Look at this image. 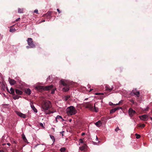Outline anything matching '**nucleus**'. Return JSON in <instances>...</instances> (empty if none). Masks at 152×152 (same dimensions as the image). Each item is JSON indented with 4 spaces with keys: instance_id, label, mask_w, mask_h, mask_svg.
Instances as JSON below:
<instances>
[{
    "instance_id": "obj_48",
    "label": "nucleus",
    "mask_w": 152,
    "mask_h": 152,
    "mask_svg": "<svg viewBox=\"0 0 152 152\" xmlns=\"http://www.w3.org/2000/svg\"><path fill=\"white\" fill-rule=\"evenodd\" d=\"M96 141H97V140H98V138H97V136H96Z\"/></svg>"
},
{
    "instance_id": "obj_45",
    "label": "nucleus",
    "mask_w": 152,
    "mask_h": 152,
    "mask_svg": "<svg viewBox=\"0 0 152 152\" xmlns=\"http://www.w3.org/2000/svg\"><path fill=\"white\" fill-rule=\"evenodd\" d=\"M7 145H8V146H10L11 145V144L10 143H8L7 144Z\"/></svg>"
},
{
    "instance_id": "obj_46",
    "label": "nucleus",
    "mask_w": 152,
    "mask_h": 152,
    "mask_svg": "<svg viewBox=\"0 0 152 152\" xmlns=\"http://www.w3.org/2000/svg\"><path fill=\"white\" fill-rule=\"evenodd\" d=\"M26 48H27V49H28L29 48H30V46H27L26 47Z\"/></svg>"
},
{
    "instance_id": "obj_1",
    "label": "nucleus",
    "mask_w": 152,
    "mask_h": 152,
    "mask_svg": "<svg viewBox=\"0 0 152 152\" xmlns=\"http://www.w3.org/2000/svg\"><path fill=\"white\" fill-rule=\"evenodd\" d=\"M52 107V105L51 102L48 100L44 101L41 104L42 110L46 114H50L53 113V112L48 110L51 108Z\"/></svg>"
},
{
    "instance_id": "obj_31",
    "label": "nucleus",
    "mask_w": 152,
    "mask_h": 152,
    "mask_svg": "<svg viewBox=\"0 0 152 152\" xmlns=\"http://www.w3.org/2000/svg\"><path fill=\"white\" fill-rule=\"evenodd\" d=\"M123 102V101L121 100L118 103L115 104V105H119V104H121V103H122Z\"/></svg>"
},
{
    "instance_id": "obj_19",
    "label": "nucleus",
    "mask_w": 152,
    "mask_h": 152,
    "mask_svg": "<svg viewBox=\"0 0 152 152\" xmlns=\"http://www.w3.org/2000/svg\"><path fill=\"white\" fill-rule=\"evenodd\" d=\"M50 138L53 141V143H54L55 141V138L54 136L53 135H50Z\"/></svg>"
},
{
    "instance_id": "obj_9",
    "label": "nucleus",
    "mask_w": 152,
    "mask_h": 152,
    "mask_svg": "<svg viewBox=\"0 0 152 152\" xmlns=\"http://www.w3.org/2000/svg\"><path fill=\"white\" fill-rule=\"evenodd\" d=\"M139 117L141 120L143 121H147L148 119V116L145 115L140 116Z\"/></svg>"
},
{
    "instance_id": "obj_13",
    "label": "nucleus",
    "mask_w": 152,
    "mask_h": 152,
    "mask_svg": "<svg viewBox=\"0 0 152 152\" xmlns=\"http://www.w3.org/2000/svg\"><path fill=\"white\" fill-rule=\"evenodd\" d=\"M56 119H58V121H64V119L60 115H58L56 116Z\"/></svg>"
},
{
    "instance_id": "obj_3",
    "label": "nucleus",
    "mask_w": 152,
    "mask_h": 152,
    "mask_svg": "<svg viewBox=\"0 0 152 152\" xmlns=\"http://www.w3.org/2000/svg\"><path fill=\"white\" fill-rule=\"evenodd\" d=\"M53 86L52 85L45 86H36L35 87V88L36 89L39 90H49L52 88Z\"/></svg>"
},
{
    "instance_id": "obj_22",
    "label": "nucleus",
    "mask_w": 152,
    "mask_h": 152,
    "mask_svg": "<svg viewBox=\"0 0 152 152\" xmlns=\"http://www.w3.org/2000/svg\"><path fill=\"white\" fill-rule=\"evenodd\" d=\"M136 91H136V89H133L131 93V94L132 95H134V94L136 92Z\"/></svg>"
},
{
    "instance_id": "obj_2",
    "label": "nucleus",
    "mask_w": 152,
    "mask_h": 152,
    "mask_svg": "<svg viewBox=\"0 0 152 152\" xmlns=\"http://www.w3.org/2000/svg\"><path fill=\"white\" fill-rule=\"evenodd\" d=\"M66 113L67 115L71 116L75 115L77 113V111L73 106H70L66 109Z\"/></svg>"
},
{
    "instance_id": "obj_52",
    "label": "nucleus",
    "mask_w": 152,
    "mask_h": 152,
    "mask_svg": "<svg viewBox=\"0 0 152 152\" xmlns=\"http://www.w3.org/2000/svg\"><path fill=\"white\" fill-rule=\"evenodd\" d=\"M44 21H45V20H43L42 22H44Z\"/></svg>"
},
{
    "instance_id": "obj_39",
    "label": "nucleus",
    "mask_w": 152,
    "mask_h": 152,
    "mask_svg": "<svg viewBox=\"0 0 152 152\" xmlns=\"http://www.w3.org/2000/svg\"><path fill=\"white\" fill-rule=\"evenodd\" d=\"M130 102L132 103L133 104H134V101L133 100V99H131V100H130Z\"/></svg>"
},
{
    "instance_id": "obj_29",
    "label": "nucleus",
    "mask_w": 152,
    "mask_h": 152,
    "mask_svg": "<svg viewBox=\"0 0 152 152\" xmlns=\"http://www.w3.org/2000/svg\"><path fill=\"white\" fill-rule=\"evenodd\" d=\"M16 30L15 28H11L10 30V31L11 32H13Z\"/></svg>"
},
{
    "instance_id": "obj_5",
    "label": "nucleus",
    "mask_w": 152,
    "mask_h": 152,
    "mask_svg": "<svg viewBox=\"0 0 152 152\" xmlns=\"http://www.w3.org/2000/svg\"><path fill=\"white\" fill-rule=\"evenodd\" d=\"M86 108L89 109L90 110L94 111L96 112L98 111V109L96 108L95 106H94V108H93V106L91 104H88L86 106Z\"/></svg>"
},
{
    "instance_id": "obj_37",
    "label": "nucleus",
    "mask_w": 152,
    "mask_h": 152,
    "mask_svg": "<svg viewBox=\"0 0 152 152\" xmlns=\"http://www.w3.org/2000/svg\"><path fill=\"white\" fill-rule=\"evenodd\" d=\"M119 130V129L118 127H117L115 129V131L116 132H117Z\"/></svg>"
},
{
    "instance_id": "obj_32",
    "label": "nucleus",
    "mask_w": 152,
    "mask_h": 152,
    "mask_svg": "<svg viewBox=\"0 0 152 152\" xmlns=\"http://www.w3.org/2000/svg\"><path fill=\"white\" fill-rule=\"evenodd\" d=\"M79 142L80 143H83V139H80L79 140Z\"/></svg>"
},
{
    "instance_id": "obj_12",
    "label": "nucleus",
    "mask_w": 152,
    "mask_h": 152,
    "mask_svg": "<svg viewBox=\"0 0 152 152\" xmlns=\"http://www.w3.org/2000/svg\"><path fill=\"white\" fill-rule=\"evenodd\" d=\"M105 90L106 91H110L113 89V87H110L109 86L106 85L105 87Z\"/></svg>"
},
{
    "instance_id": "obj_10",
    "label": "nucleus",
    "mask_w": 152,
    "mask_h": 152,
    "mask_svg": "<svg viewBox=\"0 0 152 152\" xmlns=\"http://www.w3.org/2000/svg\"><path fill=\"white\" fill-rule=\"evenodd\" d=\"M121 109V107H115V108H114V109L111 110L110 111V113H114L118 109Z\"/></svg>"
},
{
    "instance_id": "obj_51",
    "label": "nucleus",
    "mask_w": 152,
    "mask_h": 152,
    "mask_svg": "<svg viewBox=\"0 0 152 152\" xmlns=\"http://www.w3.org/2000/svg\"><path fill=\"white\" fill-rule=\"evenodd\" d=\"M71 121V120H69V121Z\"/></svg>"
},
{
    "instance_id": "obj_11",
    "label": "nucleus",
    "mask_w": 152,
    "mask_h": 152,
    "mask_svg": "<svg viewBox=\"0 0 152 152\" xmlns=\"http://www.w3.org/2000/svg\"><path fill=\"white\" fill-rule=\"evenodd\" d=\"M8 80L10 84L11 85H14L16 83V81L14 80L9 78Z\"/></svg>"
},
{
    "instance_id": "obj_35",
    "label": "nucleus",
    "mask_w": 152,
    "mask_h": 152,
    "mask_svg": "<svg viewBox=\"0 0 152 152\" xmlns=\"http://www.w3.org/2000/svg\"><path fill=\"white\" fill-rule=\"evenodd\" d=\"M34 12L36 13L37 14H38V10L37 9H36L34 11Z\"/></svg>"
},
{
    "instance_id": "obj_21",
    "label": "nucleus",
    "mask_w": 152,
    "mask_h": 152,
    "mask_svg": "<svg viewBox=\"0 0 152 152\" xmlns=\"http://www.w3.org/2000/svg\"><path fill=\"white\" fill-rule=\"evenodd\" d=\"M10 93L13 94H14V91L13 89L12 88H11L10 90V91H9Z\"/></svg>"
},
{
    "instance_id": "obj_33",
    "label": "nucleus",
    "mask_w": 152,
    "mask_h": 152,
    "mask_svg": "<svg viewBox=\"0 0 152 152\" xmlns=\"http://www.w3.org/2000/svg\"><path fill=\"white\" fill-rule=\"evenodd\" d=\"M145 126V125L144 124H142L141 125H140L139 126L140 127L143 128Z\"/></svg>"
},
{
    "instance_id": "obj_16",
    "label": "nucleus",
    "mask_w": 152,
    "mask_h": 152,
    "mask_svg": "<svg viewBox=\"0 0 152 152\" xmlns=\"http://www.w3.org/2000/svg\"><path fill=\"white\" fill-rule=\"evenodd\" d=\"M102 123L100 121H99L95 123V124L98 127H100L102 125Z\"/></svg>"
},
{
    "instance_id": "obj_49",
    "label": "nucleus",
    "mask_w": 152,
    "mask_h": 152,
    "mask_svg": "<svg viewBox=\"0 0 152 152\" xmlns=\"http://www.w3.org/2000/svg\"><path fill=\"white\" fill-rule=\"evenodd\" d=\"M88 88L90 87V85H88Z\"/></svg>"
},
{
    "instance_id": "obj_28",
    "label": "nucleus",
    "mask_w": 152,
    "mask_h": 152,
    "mask_svg": "<svg viewBox=\"0 0 152 152\" xmlns=\"http://www.w3.org/2000/svg\"><path fill=\"white\" fill-rule=\"evenodd\" d=\"M135 136H136V138H137V139H139V138L140 137V135L139 134H135Z\"/></svg>"
},
{
    "instance_id": "obj_43",
    "label": "nucleus",
    "mask_w": 152,
    "mask_h": 152,
    "mask_svg": "<svg viewBox=\"0 0 152 152\" xmlns=\"http://www.w3.org/2000/svg\"><path fill=\"white\" fill-rule=\"evenodd\" d=\"M85 133H84V132H83V133H82V134H81V135H82V136H83V135H85Z\"/></svg>"
},
{
    "instance_id": "obj_44",
    "label": "nucleus",
    "mask_w": 152,
    "mask_h": 152,
    "mask_svg": "<svg viewBox=\"0 0 152 152\" xmlns=\"http://www.w3.org/2000/svg\"><path fill=\"white\" fill-rule=\"evenodd\" d=\"M64 132L63 131L60 132V133L62 134V136H63V133Z\"/></svg>"
},
{
    "instance_id": "obj_15",
    "label": "nucleus",
    "mask_w": 152,
    "mask_h": 152,
    "mask_svg": "<svg viewBox=\"0 0 152 152\" xmlns=\"http://www.w3.org/2000/svg\"><path fill=\"white\" fill-rule=\"evenodd\" d=\"M31 107L34 112L36 113L37 112V109L35 108L33 104H31Z\"/></svg>"
},
{
    "instance_id": "obj_47",
    "label": "nucleus",
    "mask_w": 152,
    "mask_h": 152,
    "mask_svg": "<svg viewBox=\"0 0 152 152\" xmlns=\"http://www.w3.org/2000/svg\"><path fill=\"white\" fill-rule=\"evenodd\" d=\"M40 125H41V126H43V124H42V123H41L40 124Z\"/></svg>"
},
{
    "instance_id": "obj_4",
    "label": "nucleus",
    "mask_w": 152,
    "mask_h": 152,
    "mask_svg": "<svg viewBox=\"0 0 152 152\" xmlns=\"http://www.w3.org/2000/svg\"><path fill=\"white\" fill-rule=\"evenodd\" d=\"M60 83H61L65 87L63 88V91H67L69 89V86L66 84V81L64 80H61L60 81Z\"/></svg>"
},
{
    "instance_id": "obj_24",
    "label": "nucleus",
    "mask_w": 152,
    "mask_h": 152,
    "mask_svg": "<svg viewBox=\"0 0 152 152\" xmlns=\"http://www.w3.org/2000/svg\"><path fill=\"white\" fill-rule=\"evenodd\" d=\"M20 97H21V96L18 95H16L13 97V99L15 100H16L18 99Z\"/></svg>"
},
{
    "instance_id": "obj_36",
    "label": "nucleus",
    "mask_w": 152,
    "mask_h": 152,
    "mask_svg": "<svg viewBox=\"0 0 152 152\" xmlns=\"http://www.w3.org/2000/svg\"><path fill=\"white\" fill-rule=\"evenodd\" d=\"M56 89H53L51 91V93L52 94H54L55 93V91Z\"/></svg>"
},
{
    "instance_id": "obj_27",
    "label": "nucleus",
    "mask_w": 152,
    "mask_h": 152,
    "mask_svg": "<svg viewBox=\"0 0 152 152\" xmlns=\"http://www.w3.org/2000/svg\"><path fill=\"white\" fill-rule=\"evenodd\" d=\"M51 15V12H48L44 16H50Z\"/></svg>"
},
{
    "instance_id": "obj_34",
    "label": "nucleus",
    "mask_w": 152,
    "mask_h": 152,
    "mask_svg": "<svg viewBox=\"0 0 152 152\" xmlns=\"http://www.w3.org/2000/svg\"><path fill=\"white\" fill-rule=\"evenodd\" d=\"M69 96H66L65 97L64 99L66 101L69 98Z\"/></svg>"
},
{
    "instance_id": "obj_50",
    "label": "nucleus",
    "mask_w": 152,
    "mask_h": 152,
    "mask_svg": "<svg viewBox=\"0 0 152 152\" xmlns=\"http://www.w3.org/2000/svg\"><path fill=\"white\" fill-rule=\"evenodd\" d=\"M92 89H90V90H89V92H90V91H92Z\"/></svg>"
},
{
    "instance_id": "obj_53",
    "label": "nucleus",
    "mask_w": 152,
    "mask_h": 152,
    "mask_svg": "<svg viewBox=\"0 0 152 152\" xmlns=\"http://www.w3.org/2000/svg\"><path fill=\"white\" fill-rule=\"evenodd\" d=\"M1 151L0 150V152H1Z\"/></svg>"
},
{
    "instance_id": "obj_14",
    "label": "nucleus",
    "mask_w": 152,
    "mask_h": 152,
    "mask_svg": "<svg viewBox=\"0 0 152 152\" xmlns=\"http://www.w3.org/2000/svg\"><path fill=\"white\" fill-rule=\"evenodd\" d=\"M25 92L27 94L29 95L31 94V90L29 88H27L25 90Z\"/></svg>"
},
{
    "instance_id": "obj_30",
    "label": "nucleus",
    "mask_w": 152,
    "mask_h": 152,
    "mask_svg": "<svg viewBox=\"0 0 152 152\" xmlns=\"http://www.w3.org/2000/svg\"><path fill=\"white\" fill-rule=\"evenodd\" d=\"M95 94L96 95H101L103 94V93H96Z\"/></svg>"
},
{
    "instance_id": "obj_20",
    "label": "nucleus",
    "mask_w": 152,
    "mask_h": 152,
    "mask_svg": "<svg viewBox=\"0 0 152 152\" xmlns=\"http://www.w3.org/2000/svg\"><path fill=\"white\" fill-rule=\"evenodd\" d=\"M22 138H23V140L25 142H26L27 141V139H26V138L25 135L24 134H23L22 135Z\"/></svg>"
},
{
    "instance_id": "obj_40",
    "label": "nucleus",
    "mask_w": 152,
    "mask_h": 152,
    "mask_svg": "<svg viewBox=\"0 0 152 152\" xmlns=\"http://www.w3.org/2000/svg\"><path fill=\"white\" fill-rule=\"evenodd\" d=\"M57 11L58 12V13H61V11H60L58 9H57Z\"/></svg>"
},
{
    "instance_id": "obj_18",
    "label": "nucleus",
    "mask_w": 152,
    "mask_h": 152,
    "mask_svg": "<svg viewBox=\"0 0 152 152\" xmlns=\"http://www.w3.org/2000/svg\"><path fill=\"white\" fill-rule=\"evenodd\" d=\"M86 146H87L86 144H84L83 146L80 147V149L81 151H83L86 148Z\"/></svg>"
},
{
    "instance_id": "obj_38",
    "label": "nucleus",
    "mask_w": 152,
    "mask_h": 152,
    "mask_svg": "<svg viewBox=\"0 0 152 152\" xmlns=\"http://www.w3.org/2000/svg\"><path fill=\"white\" fill-rule=\"evenodd\" d=\"M109 104L110 105V106H112V105H115V104H113V103H112V102H110L109 103Z\"/></svg>"
},
{
    "instance_id": "obj_41",
    "label": "nucleus",
    "mask_w": 152,
    "mask_h": 152,
    "mask_svg": "<svg viewBox=\"0 0 152 152\" xmlns=\"http://www.w3.org/2000/svg\"><path fill=\"white\" fill-rule=\"evenodd\" d=\"M55 119H56V123L58 122V119H56V118H55Z\"/></svg>"
},
{
    "instance_id": "obj_6",
    "label": "nucleus",
    "mask_w": 152,
    "mask_h": 152,
    "mask_svg": "<svg viewBox=\"0 0 152 152\" xmlns=\"http://www.w3.org/2000/svg\"><path fill=\"white\" fill-rule=\"evenodd\" d=\"M28 44L30 46V48H34L35 45L32 39L31 38H28L27 40Z\"/></svg>"
},
{
    "instance_id": "obj_8",
    "label": "nucleus",
    "mask_w": 152,
    "mask_h": 152,
    "mask_svg": "<svg viewBox=\"0 0 152 152\" xmlns=\"http://www.w3.org/2000/svg\"><path fill=\"white\" fill-rule=\"evenodd\" d=\"M16 113L21 118H25L26 117V115L25 114H23L20 112L17 111L16 112Z\"/></svg>"
},
{
    "instance_id": "obj_25",
    "label": "nucleus",
    "mask_w": 152,
    "mask_h": 152,
    "mask_svg": "<svg viewBox=\"0 0 152 152\" xmlns=\"http://www.w3.org/2000/svg\"><path fill=\"white\" fill-rule=\"evenodd\" d=\"M66 150V148H61L60 149V151L61 152H64Z\"/></svg>"
},
{
    "instance_id": "obj_7",
    "label": "nucleus",
    "mask_w": 152,
    "mask_h": 152,
    "mask_svg": "<svg viewBox=\"0 0 152 152\" xmlns=\"http://www.w3.org/2000/svg\"><path fill=\"white\" fill-rule=\"evenodd\" d=\"M136 113V111L132 108H130L128 110L129 115L131 117H133Z\"/></svg>"
},
{
    "instance_id": "obj_17",
    "label": "nucleus",
    "mask_w": 152,
    "mask_h": 152,
    "mask_svg": "<svg viewBox=\"0 0 152 152\" xmlns=\"http://www.w3.org/2000/svg\"><path fill=\"white\" fill-rule=\"evenodd\" d=\"M15 92L16 94L19 95H21L22 94V92L18 89H16L15 90Z\"/></svg>"
},
{
    "instance_id": "obj_23",
    "label": "nucleus",
    "mask_w": 152,
    "mask_h": 152,
    "mask_svg": "<svg viewBox=\"0 0 152 152\" xmlns=\"http://www.w3.org/2000/svg\"><path fill=\"white\" fill-rule=\"evenodd\" d=\"M140 94V92L139 91H136L135 93L134 94V95H135L137 96V97H138L139 96V95Z\"/></svg>"
},
{
    "instance_id": "obj_26",
    "label": "nucleus",
    "mask_w": 152,
    "mask_h": 152,
    "mask_svg": "<svg viewBox=\"0 0 152 152\" xmlns=\"http://www.w3.org/2000/svg\"><path fill=\"white\" fill-rule=\"evenodd\" d=\"M18 12L19 13H23V9H20V8L18 9Z\"/></svg>"
},
{
    "instance_id": "obj_42",
    "label": "nucleus",
    "mask_w": 152,
    "mask_h": 152,
    "mask_svg": "<svg viewBox=\"0 0 152 152\" xmlns=\"http://www.w3.org/2000/svg\"><path fill=\"white\" fill-rule=\"evenodd\" d=\"M20 19V18H18L16 20V21H18Z\"/></svg>"
}]
</instances>
